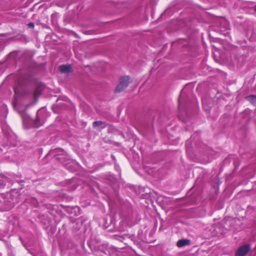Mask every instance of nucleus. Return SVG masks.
<instances>
[{"label":"nucleus","mask_w":256,"mask_h":256,"mask_svg":"<svg viewBox=\"0 0 256 256\" xmlns=\"http://www.w3.org/2000/svg\"><path fill=\"white\" fill-rule=\"evenodd\" d=\"M131 82L130 78L128 76H124L120 78L119 84L116 87L115 92H120L124 90Z\"/></svg>","instance_id":"nucleus-1"},{"label":"nucleus","mask_w":256,"mask_h":256,"mask_svg":"<svg viewBox=\"0 0 256 256\" xmlns=\"http://www.w3.org/2000/svg\"><path fill=\"white\" fill-rule=\"evenodd\" d=\"M250 250L248 245H244L238 248L235 254V256H244Z\"/></svg>","instance_id":"nucleus-2"},{"label":"nucleus","mask_w":256,"mask_h":256,"mask_svg":"<svg viewBox=\"0 0 256 256\" xmlns=\"http://www.w3.org/2000/svg\"><path fill=\"white\" fill-rule=\"evenodd\" d=\"M59 70L62 73H69L72 71V67L70 65H61Z\"/></svg>","instance_id":"nucleus-3"},{"label":"nucleus","mask_w":256,"mask_h":256,"mask_svg":"<svg viewBox=\"0 0 256 256\" xmlns=\"http://www.w3.org/2000/svg\"><path fill=\"white\" fill-rule=\"evenodd\" d=\"M190 244V240L186 239H182L178 241L176 243V246L178 248L183 247L189 245Z\"/></svg>","instance_id":"nucleus-4"},{"label":"nucleus","mask_w":256,"mask_h":256,"mask_svg":"<svg viewBox=\"0 0 256 256\" xmlns=\"http://www.w3.org/2000/svg\"><path fill=\"white\" fill-rule=\"evenodd\" d=\"M246 98L252 104L256 106V95H251L246 97Z\"/></svg>","instance_id":"nucleus-5"},{"label":"nucleus","mask_w":256,"mask_h":256,"mask_svg":"<svg viewBox=\"0 0 256 256\" xmlns=\"http://www.w3.org/2000/svg\"><path fill=\"white\" fill-rule=\"evenodd\" d=\"M92 126L94 127L101 126L102 128L106 127L105 123L102 121H95L93 122Z\"/></svg>","instance_id":"nucleus-6"},{"label":"nucleus","mask_w":256,"mask_h":256,"mask_svg":"<svg viewBox=\"0 0 256 256\" xmlns=\"http://www.w3.org/2000/svg\"><path fill=\"white\" fill-rule=\"evenodd\" d=\"M42 92V90L40 88L38 87L37 88L34 92V96L35 100H36V99L38 98V96L40 95Z\"/></svg>","instance_id":"nucleus-7"},{"label":"nucleus","mask_w":256,"mask_h":256,"mask_svg":"<svg viewBox=\"0 0 256 256\" xmlns=\"http://www.w3.org/2000/svg\"><path fill=\"white\" fill-rule=\"evenodd\" d=\"M39 120L36 119V120H35V122H34V127L35 128H38L40 126V124H38V122Z\"/></svg>","instance_id":"nucleus-8"},{"label":"nucleus","mask_w":256,"mask_h":256,"mask_svg":"<svg viewBox=\"0 0 256 256\" xmlns=\"http://www.w3.org/2000/svg\"><path fill=\"white\" fill-rule=\"evenodd\" d=\"M28 26L30 28H34V23L32 22H30L28 24Z\"/></svg>","instance_id":"nucleus-9"},{"label":"nucleus","mask_w":256,"mask_h":256,"mask_svg":"<svg viewBox=\"0 0 256 256\" xmlns=\"http://www.w3.org/2000/svg\"><path fill=\"white\" fill-rule=\"evenodd\" d=\"M254 10L256 11V6L254 8Z\"/></svg>","instance_id":"nucleus-10"}]
</instances>
